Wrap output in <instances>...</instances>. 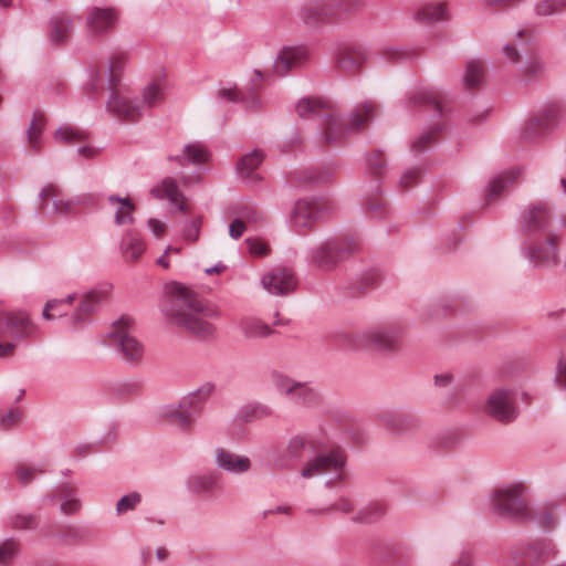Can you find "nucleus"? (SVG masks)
<instances>
[{"label":"nucleus","mask_w":566,"mask_h":566,"mask_svg":"<svg viewBox=\"0 0 566 566\" xmlns=\"http://www.w3.org/2000/svg\"><path fill=\"white\" fill-rule=\"evenodd\" d=\"M161 313L169 324L202 338L210 339L216 326L210 319L220 317V311L205 302L193 290L176 283L171 286L161 305Z\"/></svg>","instance_id":"nucleus-1"},{"label":"nucleus","mask_w":566,"mask_h":566,"mask_svg":"<svg viewBox=\"0 0 566 566\" xmlns=\"http://www.w3.org/2000/svg\"><path fill=\"white\" fill-rule=\"evenodd\" d=\"M491 516L512 524L523 525L531 518L528 485L522 480H511L493 488L486 497Z\"/></svg>","instance_id":"nucleus-2"},{"label":"nucleus","mask_w":566,"mask_h":566,"mask_svg":"<svg viewBox=\"0 0 566 566\" xmlns=\"http://www.w3.org/2000/svg\"><path fill=\"white\" fill-rule=\"evenodd\" d=\"M551 220L549 208L545 202L538 201L533 205V264L549 265L556 264L558 260L559 238L548 231Z\"/></svg>","instance_id":"nucleus-3"},{"label":"nucleus","mask_w":566,"mask_h":566,"mask_svg":"<svg viewBox=\"0 0 566 566\" xmlns=\"http://www.w3.org/2000/svg\"><path fill=\"white\" fill-rule=\"evenodd\" d=\"M376 113L377 105L371 101L358 104L346 118L337 112L328 113L323 124V140L334 143L342 139L348 132L360 129L370 123Z\"/></svg>","instance_id":"nucleus-4"},{"label":"nucleus","mask_w":566,"mask_h":566,"mask_svg":"<svg viewBox=\"0 0 566 566\" xmlns=\"http://www.w3.org/2000/svg\"><path fill=\"white\" fill-rule=\"evenodd\" d=\"M403 335V328L391 323L355 332L346 336L344 344L353 349L374 348L381 352H394L401 344Z\"/></svg>","instance_id":"nucleus-5"},{"label":"nucleus","mask_w":566,"mask_h":566,"mask_svg":"<svg viewBox=\"0 0 566 566\" xmlns=\"http://www.w3.org/2000/svg\"><path fill=\"white\" fill-rule=\"evenodd\" d=\"M355 251L356 244L352 239L331 238L310 248L306 259L319 270L332 271Z\"/></svg>","instance_id":"nucleus-6"},{"label":"nucleus","mask_w":566,"mask_h":566,"mask_svg":"<svg viewBox=\"0 0 566 566\" xmlns=\"http://www.w3.org/2000/svg\"><path fill=\"white\" fill-rule=\"evenodd\" d=\"M347 455L345 450L339 447L318 454L311 459L302 469L301 475L304 479H312L322 474L333 473L337 480H344L346 476Z\"/></svg>","instance_id":"nucleus-7"},{"label":"nucleus","mask_w":566,"mask_h":566,"mask_svg":"<svg viewBox=\"0 0 566 566\" xmlns=\"http://www.w3.org/2000/svg\"><path fill=\"white\" fill-rule=\"evenodd\" d=\"M132 321L122 317L114 322L107 332L111 338L119 348L122 358L128 363H138L144 357V345L132 334Z\"/></svg>","instance_id":"nucleus-8"},{"label":"nucleus","mask_w":566,"mask_h":566,"mask_svg":"<svg viewBox=\"0 0 566 566\" xmlns=\"http://www.w3.org/2000/svg\"><path fill=\"white\" fill-rule=\"evenodd\" d=\"M332 203L322 199L297 200L290 214V224L295 229H310L316 221L332 213Z\"/></svg>","instance_id":"nucleus-9"},{"label":"nucleus","mask_w":566,"mask_h":566,"mask_svg":"<svg viewBox=\"0 0 566 566\" xmlns=\"http://www.w3.org/2000/svg\"><path fill=\"white\" fill-rule=\"evenodd\" d=\"M112 290L108 283H102L92 289L77 294L78 303L73 313L67 316L69 324L75 326L86 321L93 313L97 311L99 305L106 300Z\"/></svg>","instance_id":"nucleus-10"},{"label":"nucleus","mask_w":566,"mask_h":566,"mask_svg":"<svg viewBox=\"0 0 566 566\" xmlns=\"http://www.w3.org/2000/svg\"><path fill=\"white\" fill-rule=\"evenodd\" d=\"M484 412L499 422H513L518 416V408L512 399V390L499 387L491 391L484 405Z\"/></svg>","instance_id":"nucleus-11"},{"label":"nucleus","mask_w":566,"mask_h":566,"mask_svg":"<svg viewBox=\"0 0 566 566\" xmlns=\"http://www.w3.org/2000/svg\"><path fill=\"white\" fill-rule=\"evenodd\" d=\"M322 443L313 436H293L289 439L285 452L282 457L274 460V464L279 469H287L294 467L301 461L307 451H315Z\"/></svg>","instance_id":"nucleus-12"},{"label":"nucleus","mask_w":566,"mask_h":566,"mask_svg":"<svg viewBox=\"0 0 566 566\" xmlns=\"http://www.w3.org/2000/svg\"><path fill=\"white\" fill-rule=\"evenodd\" d=\"M310 61V51L305 45L283 46L273 63L274 73L285 76L289 72L305 66Z\"/></svg>","instance_id":"nucleus-13"},{"label":"nucleus","mask_w":566,"mask_h":566,"mask_svg":"<svg viewBox=\"0 0 566 566\" xmlns=\"http://www.w3.org/2000/svg\"><path fill=\"white\" fill-rule=\"evenodd\" d=\"M119 19L117 10L113 7H93L86 17V29L92 35H103L113 30Z\"/></svg>","instance_id":"nucleus-14"},{"label":"nucleus","mask_w":566,"mask_h":566,"mask_svg":"<svg viewBox=\"0 0 566 566\" xmlns=\"http://www.w3.org/2000/svg\"><path fill=\"white\" fill-rule=\"evenodd\" d=\"M263 289L273 295H286L294 291L296 281L291 270L275 268L261 277Z\"/></svg>","instance_id":"nucleus-15"},{"label":"nucleus","mask_w":566,"mask_h":566,"mask_svg":"<svg viewBox=\"0 0 566 566\" xmlns=\"http://www.w3.org/2000/svg\"><path fill=\"white\" fill-rule=\"evenodd\" d=\"M34 329V324L24 313L0 308V336L9 332L14 337H30Z\"/></svg>","instance_id":"nucleus-16"},{"label":"nucleus","mask_w":566,"mask_h":566,"mask_svg":"<svg viewBox=\"0 0 566 566\" xmlns=\"http://www.w3.org/2000/svg\"><path fill=\"white\" fill-rule=\"evenodd\" d=\"M161 413L164 417L171 419L179 429L188 430L195 426L200 415V407L192 406L186 399H182L177 406H166Z\"/></svg>","instance_id":"nucleus-17"},{"label":"nucleus","mask_w":566,"mask_h":566,"mask_svg":"<svg viewBox=\"0 0 566 566\" xmlns=\"http://www.w3.org/2000/svg\"><path fill=\"white\" fill-rule=\"evenodd\" d=\"M370 52L364 46H345L336 56L337 67L345 73H357L369 61Z\"/></svg>","instance_id":"nucleus-18"},{"label":"nucleus","mask_w":566,"mask_h":566,"mask_svg":"<svg viewBox=\"0 0 566 566\" xmlns=\"http://www.w3.org/2000/svg\"><path fill=\"white\" fill-rule=\"evenodd\" d=\"M415 20L423 24L446 23L451 20V11L446 1L430 0L417 9Z\"/></svg>","instance_id":"nucleus-19"},{"label":"nucleus","mask_w":566,"mask_h":566,"mask_svg":"<svg viewBox=\"0 0 566 566\" xmlns=\"http://www.w3.org/2000/svg\"><path fill=\"white\" fill-rule=\"evenodd\" d=\"M107 108L120 118L135 120L143 116V111L138 101L132 99L126 93L120 91H112L107 102Z\"/></svg>","instance_id":"nucleus-20"},{"label":"nucleus","mask_w":566,"mask_h":566,"mask_svg":"<svg viewBox=\"0 0 566 566\" xmlns=\"http://www.w3.org/2000/svg\"><path fill=\"white\" fill-rule=\"evenodd\" d=\"M216 465L231 474H242L251 469V461L245 455H238L224 448H216L213 451Z\"/></svg>","instance_id":"nucleus-21"},{"label":"nucleus","mask_w":566,"mask_h":566,"mask_svg":"<svg viewBox=\"0 0 566 566\" xmlns=\"http://www.w3.org/2000/svg\"><path fill=\"white\" fill-rule=\"evenodd\" d=\"M531 52V31L528 29H521L514 38L503 46V54L505 59L515 66H521L524 55Z\"/></svg>","instance_id":"nucleus-22"},{"label":"nucleus","mask_w":566,"mask_h":566,"mask_svg":"<svg viewBox=\"0 0 566 566\" xmlns=\"http://www.w3.org/2000/svg\"><path fill=\"white\" fill-rule=\"evenodd\" d=\"M150 195L157 199H167L178 211H187L184 195L179 190L176 181L167 177L159 185L150 190Z\"/></svg>","instance_id":"nucleus-23"},{"label":"nucleus","mask_w":566,"mask_h":566,"mask_svg":"<svg viewBox=\"0 0 566 566\" xmlns=\"http://www.w3.org/2000/svg\"><path fill=\"white\" fill-rule=\"evenodd\" d=\"M63 193L55 184H46L42 187L38 196L39 210L50 218L59 216V206Z\"/></svg>","instance_id":"nucleus-24"},{"label":"nucleus","mask_w":566,"mask_h":566,"mask_svg":"<svg viewBox=\"0 0 566 566\" xmlns=\"http://www.w3.org/2000/svg\"><path fill=\"white\" fill-rule=\"evenodd\" d=\"M296 112L303 118L322 117L321 130L323 132L325 116L335 111L319 97H304L297 102Z\"/></svg>","instance_id":"nucleus-25"},{"label":"nucleus","mask_w":566,"mask_h":566,"mask_svg":"<svg viewBox=\"0 0 566 566\" xmlns=\"http://www.w3.org/2000/svg\"><path fill=\"white\" fill-rule=\"evenodd\" d=\"M107 203L114 213V222L117 226L130 224L134 222L135 205L129 197H119L111 195L107 197Z\"/></svg>","instance_id":"nucleus-26"},{"label":"nucleus","mask_w":566,"mask_h":566,"mask_svg":"<svg viewBox=\"0 0 566 566\" xmlns=\"http://www.w3.org/2000/svg\"><path fill=\"white\" fill-rule=\"evenodd\" d=\"M186 488L196 496H203L218 488V479L211 473H193L187 478Z\"/></svg>","instance_id":"nucleus-27"},{"label":"nucleus","mask_w":566,"mask_h":566,"mask_svg":"<svg viewBox=\"0 0 566 566\" xmlns=\"http://www.w3.org/2000/svg\"><path fill=\"white\" fill-rule=\"evenodd\" d=\"M72 18L66 12L54 14L49 21V38L51 42L61 43L71 34Z\"/></svg>","instance_id":"nucleus-28"},{"label":"nucleus","mask_w":566,"mask_h":566,"mask_svg":"<svg viewBox=\"0 0 566 566\" xmlns=\"http://www.w3.org/2000/svg\"><path fill=\"white\" fill-rule=\"evenodd\" d=\"M238 326L248 339H262L273 334L272 327L258 317H243Z\"/></svg>","instance_id":"nucleus-29"},{"label":"nucleus","mask_w":566,"mask_h":566,"mask_svg":"<svg viewBox=\"0 0 566 566\" xmlns=\"http://www.w3.org/2000/svg\"><path fill=\"white\" fill-rule=\"evenodd\" d=\"M521 175L518 168H509L494 176L485 188V197L488 199L495 198L512 185Z\"/></svg>","instance_id":"nucleus-30"},{"label":"nucleus","mask_w":566,"mask_h":566,"mask_svg":"<svg viewBox=\"0 0 566 566\" xmlns=\"http://www.w3.org/2000/svg\"><path fill=\"white\" fill-rule=\"evenodd\" d=\"M217 97L222 102L243 103L247 109H256L261 107L260 98L254 95H244L237 86H226L219 88Z\"/></svg>","instance_id":"nucleus-31"},{"label":"nucleus","mask_w":566,"mask_h":566,"mask_svg":"<svg viewBox=\"0 0 566 566\" xmlns=\"http://www.w3.org/2000/svg\"><path fill=\"white\" fill-rule=\"evenodd\" d=\"M128 64V54L124 51L113 52L107 60V81L111 91L116 88L120 75Z\"/></svg>","instance_id":"nucleus-32"},{"label":"nucleus","mask_w":566,"mask_h":566,"mask_svg":"<svg viewBox=\"0 0 566 566\" xmlns=\"http://www.w3.org/2000/svg\"><path fill=\"white\" fill-rule=\"evenodd\" d=\"M165 90L166 85L160 80L153 81L145 86L140 101H138L143 115L163 101Z\"/></svg>","instance_id":"nucleus-33"},{"label":"nucleus","mask_w":566,"mask_h":566,"mask_svg":"<svg viewBox=\"0 0 566 566\" xmlns=\"http://www.w3.org/2000/svg\"><path fill=\"white\" fill-rule=\"evenodd\" d=\"M170 160L176 159L181 165L185 164H203L209 159V151L206 146L201 143L193 142L189 143L184 147L182 154L176 157L170 156Z\"/></svg>","instance_id":"nucleus-34"},{"label":"nucleus","mask_w":566,"mask_h":566,"mask_svg":"<svg viewBox=\"0 0 566 566\" xmlns=\"http://www.w3.org/2000/svg\"><path fill=\"white\" fill-rule=\"evenodd\" d=\"M531 238V210L525 209L522 211L517 219L516 239L520 245L521 255L524 259H531V249L528 241Z\"/></svg>","instance_id":"nucleus-35"},{"label":"nucleus","mask_w":566,"mask_h":566,"mask_svg":"<svg viewBox=\"0 0 566 566\" xmlns=\"http://www.w3.org/2000/svg\"><path fill=\"white\" fill-rule=\"evenodd\" d=\"M76 297L77 293H71L63 298L49 300L44 305L42 317L45 321L65 317L67 314L66 307H69Z\"/></svg>","instance_id":"nucleus-36"},{"label":"nucleus","mask_w":566,"mask_h":566,"mask_svg":"<svg viewBox=\"0 0 566 566\" xmlns=\"http://www.w3.org/2000/svg\"><path fill=\"white\" fill-rule=\"evenodd\" d=\"M120 250L128 260L136 261L145 251L144 240L139 233L127 231L123 234Z\"/></svg>","instance_id":"nucleus-37"},{"label":"nucleus","mask_w":566,"mask_h":566,"mask_svg":"<svg viewBox=\"0 0 566 566\" xmlns=\"http://www.w3.org/2000/svg\"><path fill=\"white\" fill-rule=\"evenodd\" d=\"M96 198L91 193H81L74 197L63 195L59 206V216H69L76 212L80 207H93Z\"/></svg>","instance_id":"nucleus-38"},{"label":"nucleus","mask_w":566,"mask_h":566,"mask_svg":"<svg viewBox=\"0 0 566 566\" xmlns=\"http://www.w3.org/2000/svg\"><path fill=\"white\" fill-rule=\"evenodd\" d=\"M332 14L327 7L323 3H310L302 8L301 18L305 24L315 27L321 22H326Z\"/></svg>","instance_id":"nucleus-39"},{"label":"nucleus","mask_w":566,"mask_h":566,"mask_svg":"<svg viewBox=\"0 0 566 566\" xmlns=\"http://www.w3.org/2000/svg\"><path fill=\"white\" fill-rule=\"evenodd\" d=\"M61 499L60 510L62 513L70 515L76 513L81 507V501L77 492L70 484H63L57 490Z\"/></svg>","instance_id":"nucleus-40"},{"label":"nucleus","mask_w":566,"mask_h":566,"mask_svg":"<svg viewBox=\"0 0 566 566\" xmlns=\"http://www.w3.org/2000/svg\"><path fill=\"white\" fill-rule=\"evenodd\" d=\"M319 398L321 396L316 388L308 382L301 381H297L294 388V395L290 396L291 400L306 407L315 406L319 401Z\"/></svg>","instance_id":"nucleus-41"},{"label":"nucleus","mask_w":566,"mask_h":566,"mask_svg":"<svg viewBox=\"0 0 566 566\" xmlns=\"http://www.w3.org/2000/svg\"><path fill=\"white\" fill-rule=\"evenodd\" d=\"M531 565V544L528 542H518L513 545L511 553L504 566H530Z\"/></svg>","instance_id":"nucleus-42"},{"label":"nucleus","mask_w":566,"mask_h":566,"mask_svg":"<svg viewBox=\"0 0 566 566\" xmlns=\"http://www.w3.org/2000/svg\"><path fill=\"white\" fill-rule=\"evenodd\" d=\"M264 155L261 150L254 149L240 158L237 164L238 174L242 178H249L263 161Z\"/></svg>","instance_id":"nucleus-43"},{"label":"nucleus","mask_w":566,"mask_h":566,"mask_svg":"<svg viewBox=\"0 0 566 566\" xmlns=\"http://www.w3.org/2000/svg\"><path fill=\"white\" fill-rule=\"evenodd\" d=\"M485 77V66L481 61H470L467 63V71L463 83L467 87L474 88L480 86Z\"/></svg>","instance_id":"nucleus-44"},{"label":"nucleus","mask_w":566,"mask_h":566,"mask_svg":"<svg viewBox=\"0 0 566 566\" xmlns=\"http://www.w3.org/2000/svg\"><path fill=\"white\" fill-rule=\"evenodd\" d=\"M45 472L42 464L21 463L14 469L17 480L21 484H29Z\"/></svg>","instance_id":"nucleus-45"},{"label":"nucleus","mask_w":566,"mask_h":566,"mask_svg":"<svg viewBox=\"0 0 566 566\" xmlns=\"http://www.w3.org/2000/svg\"><path fill=\"white\" fill-rule=\"evenodd\" d=\"M557 115L558 107L554 104L547 105L533 118V127L536 126L541 130L551 129L556 122Z\"/></svg>","instance_id":"nucleus-46"},{"label":"nucleus","mask_w":566,"mask_h":566,"mask_svg":"<svg viewBox=\"0 0 566 566\" xmlns=\"http://www.w3.org/2000/svg\"><path fill=\"white\" fill-rule=\"evenodd\" d=\"M20 554V545L13 538L0 543V566L10 565Z\"/></svg>","instance_id":"nucleus-47"},{"label":"nucleus","mask_w":566,"mask_h":566,"mask_svg":"<svg viewBox=\"0 0 566 566\" xmlns=\"http://www.w3.org/2000/svg\"><path fill=\"white\" fill-rule=\"evenodd\" d=\"M270 415L271 409L268 406L255 403L242 407L238 412V418L248 422L256 418L268 417Z\"/></svg>","instance_id":"nucleus-48"},{"label":"nucleus","mask_w":566,"mask_h":566,"mask_svg":"<svg viewBox=\"0 0 566 566\" xmlns=\"http://www.w3.org/2000/svg\"><path fill=\"white\" fill-rule=\"evenodd\" d=\"M381 422L391 430L401 431L409 428L408 417L398 412H382L380 416Z\"/></svg>","instance_id":"nucleus-49"},{"label":"nucleus","mask_w":566,"mask_h":566,"mask_svg":"<svg viewBox=\"0 0 566 566\" xmlns=\"http://www.w3.org/2000/svg\"><path fill=\"white\" fill-rule=\"evenodd\" d=\"M271 379L276 391L289 398L294 395V388L297 384L296 380L281 373H273Z\"/></svg>","instance_id":"nucleus-50"},{"label":"nucleus","mask_w":566,"mask_h":566,"mask_svg":"<svg viewBox=\"0 0 566 566\" xmlns=\"http://www.w3.org/2000/svg\"><path fill=\"white\" fill-rule=\"evenodd\" d=\"M85 138V134L71 126H61L55 132V139L60 143L72 145Z\"/></svg>","instance_id":"nucleus-51"},{"label":"nucleus","mask_w":566,"mask_h":566,"mask_svg":"<svg viewBox=\"0 0 566 566\" xmlns=\"http://www.w3.org/2000/svg\"><path fill=\"white\" fill-rule=\"evenodd\" d=\"M142 502V494L138 492H130L122 496L116 504L117 515H124L134 511Z\"/></svg>","instance_id":"nucleus-52"},{"label":"nucleus","mask_w":566,"mask_h":566,"mask_svg":"<svg viewBox=\"0 0 566 566\" xmlns=\"http://www.w3.org/2000/svg\"><path fill=\"white\" fill-rule=\"evenodd\" d=\"M566 9V0H541L536 4V14L541 17L558 13Z\"/></svg>","instance_id":"nucleus-53"},{"label":"nucleus","mask_w":566,"mask_h":566,"mask_svg":"<svg viewBox=\"0 0 566 566\" xmlns=\"http://www.w3.org/2000/svg\"><path fill=\"white\" fill-rule=\"evenodd\" d=\"M437 130L438 128L434 127L421 133L413 139L411 144V150L417 155L427 151L433 143Z\"/></svg>","instance_id":"nucleus-54"},{"label":"nucleus","mask_w":566,"mask_h":566,"mask_svg":"<svg viewBox=\"0 0 566 566\" xmlns=\"http://www.w3.org/2000/svg\"><path fill=\"white\" fill-rule=\"evenodd\" d=\"M214 391V385L212 382H206L195 391L190 392L186 399L192 406L199 407V405L206 401Z\"/></svg>","instance_id":"nucleus-55"},{"label":"nucleus","mask_w":566,"mask_h":566,"mask_svg":"<svg viewBox=\"0 0 566 566\" xmlns=\"http://www.w3.org/2000/svg\"><path fill=\"white\" fill-rule=\"evenodd\" d=\"M533 518H536L543 528L552 527L555 523L554 507L549 504L538 506L533 514Z\"/></svg>","instance_id":"nucleus-56"},{"label":"nucleus","mask_w":566,"mask_h":566,"mask_svg":"<svg viewBox=\"0 0 566 566\" xmlns=\"http://www.w3.org/2000/svg\"><path fill=\"white\" fill-rule=\"evenodd\" d=\"M408 99L410 101V103L429 105L432 108H434L436 111H438L439 113L441 112V107H440L439 103L437 102L433 94L429 91L420 90L417 92H412L408 96Z\"/></svg>","instance_id":"nucleus-57"},{"label":"nucleus","mask_w":566,"mask_h":566,"mask_svg":"<svg viewBox=\"0 0 566 566\" xmlns=\"http://www.w3.org/2000/svg\"><path fill=\"white\" fill-rule=\"evenodd\" d=\"M41 134H42V124L39 122L36 117L32 119L30 126L28 128V143L30 147L34 150H38L41 147Z\"/></svg>","instance_id":"nucleus-58"},{"label":"nucleus","mask_w":566,"mask_h":566,"mask_svg":"<svg viewBox=\"0 0 566 566\" xmlns=\"http://www.w3.org/2000/svg\"><path fill=\"white\" fill-rule=\"evenodd\" d=\"M385 513V506L381 503H370L359 511L358 518L361 522L370 523Z\"/></svg>","instance_id":"nucleus-59"},{"label":"nucleus","mask_w":566,"mask_h":566,"mask_svg":"<svg viewBox=\"0 0 566 566\" xmlns=\"http://www.w3.org/2000/svg\"><path fill=\"white\" fill-rule=\"evenodd\" d=\"M201 223L202 222L200 217H197L191 221L187 222L182 229V239L188 243L195 242L199 238Z\"/></svg>","instance_id":"nucleus-60"},{"label":"nucleus","mask_w":566,"mask_h":566,"mask_svg":"<svg viewBox=\"0 0 566 566\" xmlns=\"http://www.w3.org/2000/svg\"><path fill=\"white\" fill-rule=\"evenodd\" d=\"M245 244L253 256H264L269 253L268 243L260 238H248Z\"/></svg>","instance_id":"nucleus-61"},{"label":"nucleus","mask_w":566,"mask_h":566,"mask_svg":"<svg viewBox=\"0 0 566 566\" xmlns=\"http://www.w3.org/2000/svg\"><path fill=\"white\" fill-rule=\"evenodd\" d=\"M22 413L19 409L13 408L4 413H0V428L8 429L21 420Z\"/></svg>","instance_id":"nucleus-62"},{"label":"nucleus","mask_w":566,"mask_h":566,"mask_svg":"<svg viewBox=\"0 0 566 566\" xmlns=\"http://www.w3.org/2000/svg\"><path fill=\"white\" fill-rule=\"evenodd\" d=\"M240 218H243L244 223L248 224H255L263 220V213L254 208H244L239 213Z\"/></svg>","instance_id":"nucleus-63"},{"label":"nucleus","mask_w":566,"mask_h":566,"mask_svg":"<svg viewBox=\"0 0 566 566\" xmlns=\"http://www.w3.org/2000/svg\"><path fill=\"white\" fill-rule=\"evenodd\" d=\"M368 167L375 175H381L384 172L385 159L380 150L376 151L373 156L369 157Z\"/></svg>","instance_id":"nucleus-64"}]
</instances>
